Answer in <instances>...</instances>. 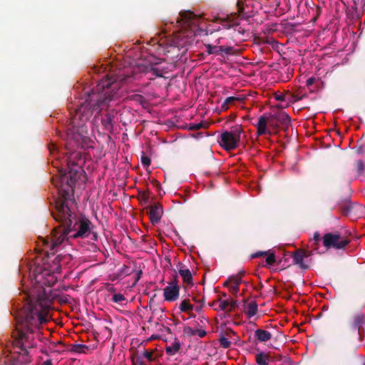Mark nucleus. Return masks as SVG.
Masks as SVG:
<instances>
[{
  "instance_id": "f257e3e1",
  "label": "nucleus",
  "mask_w": 365,
  "mask_h": 365,
  "mask_svg": "<svg viewBox=\"0 0 365 365\" xmlns=\"http://www.w3.org/2000/svg\"><path fill=\"white\" fill-rule=\"evenodd\" d=\"M66 166V170L58 169V174L52 178L60 196L56 200L55 210L51 214L56 221L61 223V227L52 230L51 250L68 240V235L72 238H84L88 237L91 230V222L84 217L78 218L68 206V200L73 194V187L84 171L80 165L71 160H67Z\"/></svg>"
},
{
  "instance_id": "f03ea898",
  "label": "nucleus",
  "mask_w": 365,
  "mask_h": 365,
  "mask_svg": "<svg viewBox=\"0 0 365 365\" xmlns=\"http://www.w3.org/2000/svg\"><path fill=\"white\" fill-rule=\"evenodd\" d=\"M133 73H120L115 76L108 75L96 85L95 89L88 93L83 102L77 106L72 114L70 127L66 133V149L88 146L90 141L87 123L95 111L99 113L109 106V103L119 96L120 86L134 80Z\"/></svg>"
},
{
  "instance_id": "7ed1b4c3",
  "label": "nucleus",
  "mask_w": 365,
  "mask_h": 365,
  "mask_svg": "<svg viewBox=\"0 0 365 365\" xmlns=\"http://www.w3.org/2000/svg\"><path fill=\"white\" fill-rule=\"evenodd\" d=\"M58 299L61 303H68L70 299L75 302V298ZM51 302L50 298H22L21 304L16 308L21 322L20 327H17L13 332L14 344L20 347L24 354H29V350L36 345L34 329L51 320Z\"/></svg>"
},
{
  "instance_id": "20e7f679",
  "label": "nucleus",
  "mask_w": 365,
  "mask_h": 365,
  "mask_svg": "<svg viewBox=\"0 0 365 365\" xmlns=\"http://www.w3.org/2000/svg\"><path fill=\"white\" fill-rule=\"evenodd\" d=\"M43 245L45 246V257L42 265L38 264L31 270L30 277L31 280H34L35 284L41 287L44 286L51 287L56 282V277L54 274L59 272L61 269V257L57 255L52 260L51 257H53L59 245L53 250L51 249L52 243V235L47 239L42 238Z\"/></svg>"
},
{
  "instance_id": "39448f33",
  "label": "nucleus",
  "mask_w": 365,
  "mask_h": 365,
  "mask_svg": "<svg viewBox=\"0 0 365 365\" xmlns=\"http://www.w3.org/2000/svg\"><path fill=\"white\" fill-rule=\"evenodd\" d=\"M322 242L327 250L330 248L341 250L349 245V240L341 236L339 233L329 232L323 236Z\"/></svg>"
},
{
  "instance_id": "423d86ee",
  "label": "nucleus",
  "mask_w": 365,
  "mask_h": 365,
  "mask_svg": "<svg viewBox=\"0 0 365 365\" xmlns=\"http://www.w3.org/2000/svg\"><path fill=\"white\" fill-rule=\"evenodd\" d=\"M240 17L237 16V13H232L225 17H217L215 19V21L220 24L225 29L237 27V29L236 30L239 34H245L247 31L244 28L240 26Z\"/></svg>"
},
{
  "instance_id": "0eeeda50",
  "label": "nucleus",
  "mask_w": 365,
  "mask_h": 365,
  "mask_svg": "<svg viewBox=\"0 0 365 365\" xmlns=\"http://www.w3.org/2000/svg\"><path fill=\"white\" fill-rule=\"evenodd\" d=\"M274 117V114H269V116L262 115L259 117L258 122L255 125L257 130V133L258 135H262L269 133L267 130V125H269L273 128H277L279 126V122Z\"/></svg>"
},
{
  "instance_id": "6e6552de",
  "label": "nucleus",
  "mask_w": 365,
  "mask_h": 365,
  "mask_svg": "<svg viewBox=\"0 0 365 365\" xmlns=\"http://www.w3.org/2000/svg\"><path fill=\"white\" fill-rule=\"evenodd\" d=\"M202 19L201 15L195 14L190 11H182L177 18V23L184 26H197Z\"/></svg>"
},
{
  "instance_id": "1a4fd4ad",
  "label": "nucleus",
  "mask_w": 365,
  "mask_h": 365,
  "mask_svg": "<svg viewBox=\"0 0 365 365\" xmlns=\"http://www.w3.org/2000/svg\"><path fill=\"white\" fill-rule=\"evenodd\" d=\"M209 305L213 307L215 310L224 311L225 313H230L233 308L237 306L233 298H217L212 303H209Z\"/></svg>"
},
{
  "instance_id": "9d476101",
  "label": "nucleus",
  "mask_w": 365,
  "mask_h": 365,
  "mask_svg": "<svg viewBox=\"0 0 365 365\" xmlns=\"http://www.w3.org/2000/svg\"><path fill=\"white\" fill-rule=\"evenodd\" d=\"M237 16L240 19H248L253 15L254 3L252 0H246L245 2L237 1Z\"/></svg>"
},
{
  "instance_id": "9b49d317",
  "label": "nucleus",
  "mask_w": 365,
  "mask_h": 365,
  "mask_svg": "<svg viewBox=\"0 0 365 365\" xmlns=\"http://www.w3.org/2000/svg\"><path fill=\"white\" fill-rule=\"evenodd\" d=\"M219 143L225 150H232L237 147L239 141L228 131H225L221 134Z\"/></svg>"
},
{
  "instance_id": "f8f14e48",
  "label": "nucleus",
  "mask_w": 365,
  "mask_h": 365,
  "mask_svg": "<svg viewBox=\"0 0 365 365\" xmlns=\"http://www.w3.org/2000/svg\"><path fill=\"white\" fill-rule=\"evenodd\" d=\"M245 274V272H242L239 275H235L230 277L225 282L224 285L228 287L230 292L233 295H237L239 290L240 286L242 283V275Z\"/></svg>"
},
{
  "instance_id": "ddd939ff",
  "label": "nucleus",
  "mask_w": 365,
  "mask_h": 365,
  "mask_svg": "<svg viewBox=\"0 0 365 365\" xmlns=\"http://www.w3.org/2000/svg\"><path fill=\"white\" fill-rule=\"evenodd\" d=\"M311 255V252H306L304 250H297L292 255L293 262L302 269H309V265L304 262V259Z\"/></svg>"
},
{
  "instance_id": "4468645a",
  "label": "nucleus",
  "mask_w": 365,
  "mask_h": 365,
  "mask_svg": "<svg viewBox=\"0 0 365 365\" xmlns=\"http://www.w3.org/2000/svg\"><path fill=\"white\" fill-rule=\"evenodd\" d=\"M148 213L150 217V222L153 225L158 224L160 221L163 213V207L160 204H154L150 206Z\"/></svg>"
},
{
  "instance_id": "2eb2a0df",
  "label": "nucleus",
  "mask_w": 365,
  "mask_h": 365,
  "mask_svg": "<svg viewBox=\"0 0 365 365\" xmlns=\"http://www.w3.org/2000/svg\"><path fill=\"white\" fill-rule=\"evenodd\" d=\"M243 312L248 319L252 318L257 314L258 311V304L255 301H250L249 299H243Z\"/></svg>"
},
{
  "instance_id": "dca6fc26",
  "label": "nucleus",
  "mask_w": 365,
  "mask_h": 365,
  "mask_svg": "<svg viewBox=\"0 0 365 365\" xmlns=\"http://www.w3.org/2000/svg\"><path fill=\"white\" fill-rule=\"evenodd\" d=\"M178 268L183 283L186 284L187 286L192 285V276L190 269L182 263H178Z\"/></svg>"
},
{
  "instance_id": "f3484780",
  "label": "nucleus",
  "mask_w": 365,
  "mask_h": 365,
  "mask_svg": "<svg viewBox=\"0 0 365 365\" xmlns=\"http://www.w3.org/2000/svg\"><path fill=\"white\" fill-rule=\"evenodd\" d=\"M179 295V286L178 285V280L175 277L173 280L164 289V297H178Z\"/></svg>"
},
{
  "instance_id": "a211bd4d",
  "label": "nucleus",
  "mask_w": 365,
  "mask_h": 365,
  "mask_svg": "<svg viewBox=\"0 0 365 365\" xmlns=\"http://www.w3.org/2000/svg\"><path fill=\"white\" fill-rule=\"evenodd\" d=\"M338 206L342 215L346 216L350 215L354 208L349 198L340 201Z\"/></svg>"
},
{
  "instance_id": "6ab92c4d",
  "label": "nucleus",
  "mask_w": 365,
  "mask_h": 365,
  "mask_svg": "<svg viewBox=\"0 0 365 365\" xmlns=\"http://www.w3.org/2000/svg\"><path fill=\"white\" fill-rule=\"evenodd\" d=\"M116 111L113 109L108 110L105 115V118L102 120L103 124L106 127L110 128L113 126V120L116 115Z\"/></svg>"
},
{
  "instance_id": "aec40b11",
  "label": "nucleus",
  "mask_w": 365,
  "mask_h": 365,
  "mask_svg": "<svg viewBox=\"0 0 365 365\" xmlns=\"http://www.w3.org/2000/svg\"><path fill=\"white\" fill-rule=\"evenodd\" d=\"M110 304L119 311H123L128 303L126 298H108Z\"/></svg>"
},
{
  "instance_id": "412c9836",
  "label": "nucleus",
  "mask_w": 365,
  "mask_h": 365,
  "mask_svg": "<svg viewBox=\"0 0 365 365\" xmlns=\"http://www.w3.org/2000/svg\"><path fill=\"white\" fill-rule=\"evenodd\" d=\"M180 341L175 338L170 345L165 347V353L169 356H173L180 351Z\"/></svg>"
},
{
  "instance_id": "4be33fe9",
  "label": "nucleus",
  "mask_w": 365,
  "mask_h": 365,
  "mask_svg": "<svg viewBox=\"0 0 365 365\" xmlns=\"http://www.w3.org/2000/svg\"><path fill=\"white\" fill-rule=\"evenodd\" d=\"M255 336L261 342H266L272 337L270 332L261 329H258L255 331Z\"/></svg>"
},
{
  "instance_id": "5701e85b",
  "label": "nucleus",
  "mask_w": 365,
  "mask_h": 365,
  "mask_svg": "<svg viewBox=\"0 0 365 365\" xmlns=\"http://www.w3.org/2000/svg\"><path fill=\"white\" fill-rule=\"evenodd\" d=\"M184 333L190 336L197 335L200 338H203L207 334L206 331L204 329H195L190 327H185L184 328Z\"/></svg>"
},
{
  "instance_id": "b1692460",
  "label": "nucleus",
  "mask_w": 365,
  "mask_h": 365,
  "mask_svg": "<svg viewBox=\"0 0 365 365\" xmlns=\"http://www.w3.org/2000/svg\"><path fill=\"white\" fill-rule=\"evenodd\" d=\"M276 119L278 120L279 124L288 127L290 124L291 119L288 114L286 113H279L274 114Z\"/></svg>"
},
{
  "instance_id": "393cba45",
  "label": "nucleus",
  "mask_w": 365,
  "mask_h": 365,
  "mask_svg": "<svg viewBox=\"0 0 365 365\" xmlns=\"http://www.w3.org/2000/svg\"><path fill=\"white\" fill-rule=\"evenodd\" d=\"M145 71L146 73H151L152 75L155 76V77H163V73L161 69L156 67V64H149L148 66H145Z\"/></svg>"
},
{
  "instance_id": "a878e982",
  "label": "nucleus",
  "mask_w": 365,
  "mask_h": 365,
  "mask_svg": "<svg viewBox=\"0 0 365 365\" xmlns=\"http://www.w3.org/2000/svg\"><path fill=\"white\" fill-rule=\"evenodd\" d=\"M244 100L243 98L237 96L227 97L221 105V108L224 110H227L230 108V105L234 103L235 101L242 102Z\"/></svg>"
},
{
  "instance_id": "bb28decb",
  "label": "nucleus",
  "mask_w": 365,
  "mask_h": 365,
  "mask_svg": "<svg viewBox=\"0 0 365 365\" xmlns=\"http://www.w3.org/2000/svg\"><path fill=\"white\" fill-rule=\"evenodd\" d=\"M269 358V355L260 352L255 356V361L258 365H268Z\"/></svg>"
},
{
  "instance_id": "cd10ccee",
  "label": "nucleus",
  "mask_w": 365,
  "mask_h": 365,
  "mask_svg": "<svg viewBox=\"0 0 365 365\" xmlns=\"http://www.w3.org/2000/svg\"><path fill=\"white\" fill-rule=\"evenodd\" d=\"M88 350V346L85 344H74L71 345L70 351L78 354H86V351Z\"/></svg>"
},
{
  "instance_id": "c85d7f7f",
  "label": "nucleus",
  "mask_w": 365,
  "mask_h": 365,
  "mask_svg": "<svg viewBox=\"0 0 365 365\" xmlns=\"http://www.w3.org/2000/svg\"><path fill=\"white\" fill-rule=\"evenodd\" d=\"M364 323V315L362 314H358L354 318V329H359V335L361 337V332L360 330V326Z\"/></svg>"
},
{
  "instance_id": "c756f323",
  "label": "nucleus",
  "mask_w": 365,
  "mask_h": 365,
  "mask_svg": "<svg viewBox=\"0 0 365 365\" xmlns=\"http://www.w3.org/2000/svg\"><path fill=\"white\" fill-rule=\"evenodd\" d=\"M228 132L231 133L235 138L240 141V135L243 133V130L242 125H236L231 128L230 131Z\"/></svg>"
},
{
  "instance_id": "7c9ffc66",
  "label": "nucleus",
  "mask_w": 365,
  "mask_h": 365,
  "mask_svg": "<svg viewBox=\"0 0 365 365\" xmlns=\"http://www.w3.org/2000/svg\"><path fill=\"white\" fill-rule=\"evenodd\" d=\"M354 166L356 176L359 177V176L361 175L364 172V163L363 160H356L355 162Z\"/></svg>"
},
{
  "instance_id": "2f4dec72",
  "label": "nucleus",
  "mask_w": 365,
  "mask_h": 365,
  "mask_svg": "<svg viewBox=\"0 0 365 365\" xmlns=\"http://www.w3.org/2000/svg\"><path fill=\"white\" fill-rule=\"evenodd\" d=\"M180 309L181 312H190L193 309V305L190 304L189 300H183L180 304Z\"/></svg>"
},
{
  "instance_id": "473e14b6",
  "label": "nucleus",
  "mask_w": 365,
  "mask_h": 365,
  "mask_svg": "<svg viewBox=\"0 0 365 365\" xmlns=\"http://www.w3.org/2000/svg\"><path fill=\"white\" fill-rule=\"evenodd\" d=\"M207 123L205 122H200L198 123H190L189 125V130H197L201 128H207Z\"/></svg>"
},
{
  "instance_id": "72a5a7b5",
  "label": "nucleus",
  "mask_w": 365,
  "mask_h": 365,
  "mask_svg": "<svg viewBox=\"0 0 365 365\" xmlns=\"http://www.w3.org/2000/svg\"><path fill=\"white\" fill-rule=\"evenodd\" d=\"M19 348L21 351V354H22V358H24V356L27 357L29 356V354L27 355L24 354L22 349L20 347H19ZM29 362H30V360L28 359H22L21 360L19 359L13 361L12 364H11L10 365H24V363H29Z\"/></svg>"
},
{
  "instance_id": "f704fd0d",
  "label": "nucleus",
  "mask_w": 365,
  "mask_h": 365,
  "mask_svg": "<svg viewBox=\"0 0 365 365\" xmlns=\"http://www.w3.org/2000/svg\"><path fill=\"white\" fill-rule=\"evenodd\" d=\"M140 161H141V163L142 165L145 167V168H148L150 165V163H151V160H150V158L147 156L144 152L142 153V155H141V158H140Z\"/></svg>"
},
{
  "instance_id": "c9c22d12",
  "label": "nucleus",
  "mask_w": 365,
  "mask_h": 365,
  "mask_svg": "<svg viewBox=\"0 0 365 365\" xmlns=\"http://www.w3.org/2000/svg\"><path fill=\"white\" fill-rule=\"evenodd\" d=\"M321 241V237L318 232H315L313 236V239L312 240V246H314V249H318V245L319 242Z\"/></svg>"
},
{
  "instance_id": "e433bc0d",
  "label": "nucleus",
  "mask_w": 365,
  "mask_h": 365,
  "mask_svg": "<svg viewBox=\"0 0 365 365\" xmlns=\"http://www.w3.org/2000/svg\"><path fill=\"white\" fill-rule=\"evenodd\" d=\"M219 341L220 346L225 349L229 348L231 345L230 341L225 336H221L219 339Z\"/></svg>"
},
{
  "instance_id": "4c0bfd02",
  "label": "nucleus",
  "mask_w": 365,
  "mask_h": 365,
  "mask_svg": "<svg viewBox=\"0 0 365 365\" xmlns=\"http://www.w3.org/2000/svg\"><path fill=\"white\" fill-rule=\"evenodd\" d=\"M205 46L206 47V51L208 54L218 53V51L217 50L218 47L212 46L209 43L205 44Z\"/></svg>"
},
{
  "instance_id": "58836bf2",
  "label": "nucleus",
  "mask_w": 365,
  "mask_h": 365,
  "mask_svg": "<svg viewBox=\"0 0 365 365\" xmlns=\"http://www.w3.org/2000/svg\"><path fill=\"white\" fill-rule=\"evenodd\" d=\"M143 356L146 358L149 361H154L153 352L148 350H145L143 354Z\"/></svg>"
},
{
  "instance_id": "ea45409f",
  "label": "nucleus",
  "mask_w": 365,
  "mask_h": 365,
  "mask_svg": "<svg viewBox=\"0 0 365 365\" xmlns=\"http://www.w3.org/2000/svg\"><path fill=\"white\" fill-rule=\"evenodd\" d=\"M266 262L269 265H272L275 262V256L273 253L267 256L266 258Z\"/></svg>"
},
{
  "instance_id": "a19ab883",
  "label": "nucleus",
  "mask_w": 365,
  "mask_h": 365,
  "mask_svg": "<svg viewBox=\"0 0 365 365\" xmlns=\"http://www.w3.org/2000/svg\"><path fill=\"white\" fill-rule=\"evenodd\" d=\"M219 51L223 52L226 54H230L232 51V48L230 46L225 47V46H220L218 47Z\"/></svg>"
},
{
  "instance_id": "79ce46f5",
  "label": "nucleus",
  "mask_w": 365,
  "mask_h": 365,
  "mask_svg": "<svg viewBox=\"0 0 365 365\" xmlns=\"http://www.w3.org/2000/svg\"><path fill=\"white\" fill-rule=\"evenodd\" d=\"M266 255H267L266 252H257L252 255V258H257V257H262V256H264Z\"/></svg>"
},
{
  "instance_id": "37998d69",
  "label": "nucleus",
  "mask_w": 365,
  "mask_h": 365,
  "mask_svg": "<svg viewBox=\"0 0 365 365\" xmlns=\"http://www.w3.org/2000/svg\"><path fill=\"white\" fill-rule=\"evenodd\" d=\"M316 81V78L314 77H311V78H309L307 80V83H306V85L307 86H311L312 85H313L314 83V82Z\"/></svg>"
},
{
  "instance_id": "c03bdc74",
  "label": "nucleus",
  "mask_w": 365,
  "mask_h": 365,
  "mask_svg": "<svg viewBox=\"0 0 365 365\" xmlns=\"http://www.w3.org/2000/svg\"><path fill=\"white\" fill-rule=\"evenodd\" d=\"M153 299H154V298H150V301H149V302L148 303V304L146 306V307H149L150 310H152V309H153L152 308V304H153Z\"/></svg>"
},
{
  "instance_id": "a18cd8bd",
  "label": "nucleus",
  "mask_w": 365,
  "mask_h": 365,
  "mask_svg": "<svg viewBox=\"0 0 365 365\" xmlns=\"http://www.w3.org/2000/svg\"><path fill=\"white\" fill-rule=\"evenodd\" d=\"M356 152L358 153V154H361L363 152H364V149H363V147L362 146H359L356 148Z\"/></svg>"
},
{
  "instance_id": "49530a36",
  "label": "nucleus",
  "mask_w": 365,
  "mask_h": 365,
  "mask_svg": "<svg viewBox=\"0 0 365 365\" xmlns=\"http://www.w3.org/2000/svg\"><path fill=\"white\" fill-rule=\"evenodd\" d=\"M41 365H53L51 360H46L42 363Z\"/></svg>"
},
{
  "instance_id": "de8ad7c7",
  "label": "nucleus",
  "mask_w": 365,
  "mask_h": 365,
  "mask_svg": "<svg viewBox=\"0 0 365 365\" xmlns=\"http://www.w3.org/2000/svg\"><path fill=\"white\" fill-rule=\"evenodd\" d=\"M141 274H142V271H139V272H138V274H137V277H136V279H135V282H136L140 279Z\"/></svg>"
},
{
  "instance_id": "09e8293b",
  "label": "nucleus",
  "mask_w": 365,
  "mask_h": 365,
  "mask_svg": "<svg viewBox=\"0 0 365 365\" xmlns=\"http://www.w3.org/2000/svg\"><path fill=\"white\" fill-rule=\"evenodd\" d=\"M192 299H193L195 302H197V300H196V299H197V298L193 297ZM204 299H205V298H201V299L197 300V302H200V303L203 304V303H204Z\"/></svg>"
},
{
  "instance_id": "8fccbe9b",
  "label": "nucleus",
  "mask_w": 365,
  "mask_h": 365,
  "mask_svg": "<svg viewBox=\"0 0 365 365\" xmlns=\"http://www.w3.org/2000/svg\"><path fill=\"white\" fill-rule=\"evenodd\" d=\"M165 299L167 301L171 302V301H173V300L176 299L177 298H165Z\"/></svg>"
},
{
  "instance_id": "3c124183",
  "label": "nucleus",
  "mask_w": 365,
  "mask_h": 365,
  "mask_svg": "<svg viewBox=\"0 0 365 365\" xmlns=\"http://www.w3.org/2000/svg\"><path fill=\"white\" fill-rule=\"evenodd\" d=\"M276 98H277V100H278V101H282V100H284V97H283V96H277Z\"/></svg>"
},
{
  "instance_id": "603ef678",
  "label": "nucleus",
  "mask_w": 365,
  "mask_h": 365,
  "mask_svg": "<svg viewBox=\"0 0 365 365\" xmlns=\"http://www.w3.org/2000/svg\"><path fill=\"white\" fill-rule=\"evenodd\" d=\"M143 198H144L145 200L148 198V195H147L146 193H143Z\"/></svg>"
},
{
  "instance_id": "864d4df0",
  "label": "nucleus",
  "mask_w": 365,
  "mask_h": 365,
  "mask_svg": "<svg viewBox=\"0 0 365 365\" xmlns=\"http://www.w3.org/2000/svg\"><path fill=\"white\" fill-rule=\"evenodd\" d=\"M51 145L52 146V149L53 150H56V145L52 143Z\"/></svg>"
},
{
  "instance_id": "5fc2aeb1",
  "label": "nucleus",
  "mask_w": 365,
  "mask_h": 365,
  "mask_svg": "<svg viewBox=\"0 0 365 365\" xmlns=\"http://www.w3.org/2000/svg\"><path fill=\"white\" fill-rule=\"evenodd\" d=\"M113 297H123V295H122V294H114V295H113Z\"/></svg>"
},
{
  "instance_id": "6e6d98bb",
  "label": "nucleus",
  "mask_w": 365,
  "mask_h": 365,
  "mask_svg": "<svg viewBox=\"0 0 365 365\" xmlns=\"http://www.w3.org/2000/svg\"><path fill=\"white\" fill-rule=\"evenodd\" d=\"M295 98H295V101H299V100H301V99L302 98V96H301V97H297H297H295Z\"/></svg>"
},
{
  "instance_id": "4d7b16f0",
  "label": "nucleus",
  "mask_w": 365,
  "mask_h": 365,
  "mask_svg": "<svg viewBox=\"0 0 365 365\" xmlns=\"http://www.w3.org/2000/svg\"><path fill=\"white\" fill-rule=\"evenodd\" d=\"M245 294V289H242V293L240 294V296H243Z\"/></svg>"
},
{
  "instance_id": "13d9d810",
  "label": "nucleus",
  "mask_w": 365,
  "mask_h": 365,
  "mask_svg": "<svg viewBox=\"0 0 365 365\" xmlns=\"http://www.w3.org/2000/svg\"><path fill=\"white\" fill-rule=\"evenodd\" d=\"M319 297H324V294H319Z\"/></svg>"
},
{
  "instance_id": "bf43d9fd",
  "label": "nucleus",
  "mask_w": 365,
  "mask_h": 365,
  "mask_svg": "<svg viewBox=\"0 0 365 365\" xmlns=\"http://www.w3.org/2000/svg\"><path fill=\"white\" fill-rule=\"evenodd\" d=\"M51 297H58V296L57 294H54V295H52Z\"/></svg>"
},
{
  "instance_id": "052dcab7",
  "label": "nucleus",
  "mask_w": 365,
  "mask_h": 365,
  "mask_svg": "<svg viewBox=\"0 0 365 365\" xmlns=\"http://www.w3.org/2000/svg\"><path fill=\"white\" fill-rule=\"evenodd\" d=\"M166 329L170 332V328L167 327Z\"/></svg>"
},
{
  "instance_id": "680f3d73",
  "label": "nucleus",
  "mask_w": 365,
  "mask_h": 365,
  "mask_svg": "<svg viewBox=\"0 0 365 365\" xmlns=\"http://www.w3.org/2000/svg\"><path fill=\"white\" fill-rule=\"evenodd\" d=\"M220 38L217 39V43H220Z\"/></svg>"
},
{
  "instance_id": "e2e57ef3",
  "label": "nucleus",
  "mask_w": 365,
  "mask_h": 365,
  "mask_svg": "<svg viewBox=\"0 0 365 365\" xmlns=\"http://www.w3.org/2000/svg\"><path fill=\"white\" fill-rule=\"evenodd\" d=\"M37 297H41V295H38Z\"/></svg>"
},
{
  "instance_id": "0e129e2a",
  "label": "nucleus",
  "mask_w": 365,
  "mask_h": 365,
  "mask_svg": "<svg viewBox=\"0 0 365 365\" xmlns=\"http://www.w3.org/2000/svg\"><path fill=\"white\" fill-rule=\"evenodd\" d=\"M364 365H365V364Z\"/></svg>"
}]
</instances>
